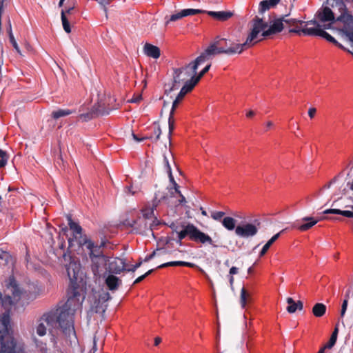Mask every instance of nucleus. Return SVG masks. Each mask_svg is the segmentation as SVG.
<instances>
[{
  "label": "nucleus",
  "mask_w": 353,
  "mask_h": 353,
  "mask_svg": "<svg viewBox=\"0 0 353 353\" xmlns=\"http://www.w3.org/2000/svg\"><path fill=\"white\" fill-rule=\"evenodd\" d=\"M8 159V157L6 152L0 150V168H3L6 165Z\"/></svg>",
  "instance_id": "nucleus-43"
},
{
  "label": "nucleus",
  "mask_w": 353,
  "mask_h": 353,
  "mask_svg": "<svg viewBox=\"0 0 353 353\" xmlns=\"http://www.w3.org/2000/svg\"><path fill=\"white\" fill-rule=\"evenodd\" d=\"M279 2L280 0H263L259 3V12L262 14L271 8L276 6Z\"/></svg>",
  "instance_id": "nucleus-26"
},
{
  "label": "nucleus",
  "mask_w": 353,
  "mask_h": 353,
  "mask_svg": "<svg viewBox=\"0 0 353 353\" xmlns=\"http://www.w3.org/2000/svg\"><path fill=\"white\" fill-rule=\"evenodd\" d=\"M205 61L206 60L201 54L194 61H191L184 67L174 69L173 76L174 83L171 90L178 88L179 85L181 82H184V84H188L189 83H193L194 77H196V70L199 65Z\"/></svg>",
  "instance_id": "nucleus-4"
},
{
  "label": "nucleus",
  "mask_w": 353,
  "mask_h": 353,
  "mask_svg": "<svg viewBox=\"0 0 353 353\" xmlns=\"http://www.w3.org/2000/svg\"><path fill=\"white\" fill-rule=\"evenodd\" d=\"M286 301L289 305L286 308L287 311L290 314L294 313L297 310L296 303L291 297L287 298Z\"/></svg>",
  "instance_id": "nucleus-38"
},
{
  "label": "nucleus",
  "mask_w": 353,
  "mask_h": 353,
  "mask_svg": "<svg viewBox=\"0 0 353 353\" xmlns=\"http://www.w3.org/2000/svg\"><path fill=\"white\" fill-rule=\"evenodd\" d=\"M161 341V339L160 337H156L154 339V345L157 346Z\"/></svg>",
  "instance_id": "nucleus-60"
},
{
  "label": "nucleus",
  "mask_w": 353,
  "mask_h": 353,
  "mask_svg": "<svg viewBox=\"0 0 353 353\" xmlns=\"http://www.w3.org/2000/svg\"><path fill=\"white\" fill-rule=\"evenodd\" d=\"M252 272H253V268H252V267H250V268H248V274H252Z\"/></svg>",
  "instance_id": "nucleus-64"
},
{
  "label": "nucleus",
  "mask_w": 353,
  "mask_h": 353,
  "mask_svg": "<svg viewBox=\"0 0 353 353\" xmlns=\"http://www.w3.org/2000/svg\"><path fill=\"white\" fill-rule=\"evenodd\" d=\"M74 8L70 7L68 8H66L65 10H62L61 12H65V16H68V17H71V13L73 11Z\"/></svg>",
  "instance_id": "nucleus-50"
},
{
  "label": "nucleus",
  "mask_w": 353,
  "mask_h": 353,
  "mask_svg": "<svg viewBox=\"0 0 353 353\" xmlns=\"http://www.w3.org/2000/svg\"><path fill=\"white\" fill-rule=\"evenodd\" d=\"M347 299H345L343 301L342 306H341V318H343L345 314V312L347 310Z\"/></svg>",
  "instance_id": "nucleus-45"
},
{
  "label": "nucleus",
  "mask_w": 353,
  "mask_h": 353,
  "mask_svg": "<svg viewBox=\"0 0 353 353\" xmlns=\"http://www.w3.org/2000/svg\"><path fill=\"white\" fill-rule=\"evenodd\" d=\"M163 163L166 168L167 172H170L172 171L171 166L169 163L168 159L166 156L164 155L163 157Z\"/></svg>",
  "instance_id": "nucleus-49"
},
{
  "label": "nucleus",
  "mask_w": 353,
  "mask_h": 353,
  "mask_svg": "<svg viewBox=\"0 0 353 353\" xmlns=\"http://www.w3.org/2000/svg\"><path fill=\"white\" fill-rule=\"evenodd\" d=\"M67 219L70 230L72 231L73 234V238L68 239L69 245L70 247L72 246L74 241H77V243L79 245V240L81 239L83 237L87 236L85 235L82 234V228L78 223L73 221L70 216H68Z\"/></svg>",
  "instance_id": "nucleus-18"
},
{
  "label": "nucleus",
  "mask_w": 353,
  "mask_h": 353,
  "mask_svg": "<svg viewBox=\"0 0 353 353\" xmlns=\"http://www.w3.org/2000/svg\"><path fill=\"white\" fill-rule=\"evenodd\" d=\"M259 225V223H247L239 225L235 229V234L244 239L253 237L258 233Z\"/></svg>",
  "instance_id": "nucleus-13"
},
{
  "label": "nucleus",
  "mask_w": 353,
  "mask_h": 353,
  "mask_svg": "<svg viewBox=\"0 0 353 353\" xmlns=\"http://www.w3.org/2000/svg\"><path fill=\"white\" fill-rule=\"evenodd\" d=\"M168 266H186L190 268H194L196 266L195 264L185 261H171L163 263L157 267V268H163Z\"/></svg>",
  "instance_id": "nucleus-28"
},
{
  "label": "nucleus",
  "mask_w": 353,
  "mask_h": 353,
  "mask_svg": "<svg viewBox=\"0 0 353 353\" xmlns=\"http://www.w3.org/2000/svg\"><path fill=\"white\" fill-rule=\"evenodd\" d=\"M205 11L200 9L187 8L180 10L175 14H172L169 17L166 16L165 17V25L168 26L170 22L176 21L183 17L188 16L195 15L197 14L203 13Z\"/></svg>",
  "instance_id": "nucleus-17"
},
{
  "label": "nucleus",
  "mask_w": 353,
  "mask_h": 353,
  "mask_svg": "<svg viewBox=\"0 0 353 353\" xmlns=\"http://www.w3.org/2000/svg\"><path fill=\"white\" fill-rule=\"evenodd\" d=\"M327 3L334 12L337 21L343 23V31L353 42V16L347 12L343 0H327Z\"/></svg>",
  "instance_id": "nucleus-5"
},
{
  "label": "nucleus",
  "mask_w": 353,
  "mask_h": 353,
  "mask_svg": "<svg viewBox=\"0 0 353 353\" xmlns=\"http://www.w3.org/2000/svg\"><path fill=\"white\" fill-rule=\"evenodd\" d=\"M204 11V13H207L209 16L221 21L228 20L233 15L232 12L230 11Z\"/></svg>",
  "instance_id": "nucleus-24"
},
{
  "label": "nucleus",
  "mask_w": 353,
  "mask_h": 353,
  "mask_svg": "<svg viewBox=\"0 0 353 353\" xmlns=\"http://www.w3.org/2000/svg\"><path fill=\"white\" fill-rule=\"evenodd\" d=\"M223 226L228 230L236 229V220L230 216L224 217L221 221Z\"/></svg>",
  "instance_id": "nucleus-31"
},
{
  "label": "nucleus",
  "mask_w": 353,
  "mask_h": 353,
  "mask_svg": "<svg viewBox=\"0 0 353 353\" xmlns=\"http://www.w3.org/2000/svg\"><path fill=\"white\" fill-rule=\"evenodd\" d=\"M195 85L194 83H189L188 84H184L183 86L181 88L179 93L178 94L177 97L174 99V101L172 103V109L170 112L169 119H168V128H169V132H168V137L170 140L172 133L174 129V110L176 108L177 105L179 104V103L183 100L185 95L190 92L194 88Z\"/></svg>",
  "instance_id": "nucleus-8"
},
{
  "label": "nucleus",
  "mask_w": 353,
  "mask_h": 353,
  "mask_svg": "<svg viewBox=\"0 0 353 353\" xmlns=\"http://www.w3.org/2000/svg\"><path fill=\"white\" fill-rule=\"evenodd\" d=\"M143 216L144 219L139 218L137 220L125 221V225L133 228L137 232H141L142 229L147 227L145 219H151L154 216L153 209H145L143 210Z\"/></svg>",
  "instance_id": "nucleus-15"
},
{
  "label": "nucleus",
  "mask_w": 353,
  "mask_h": 353,
  "mask_svg": "<svg viewBox=\"0 0 353 353\" xmlns=\"http://www.w3.org/2000/svg\"><path fill=\"white\" fill-rule=\"evenodd\" d=\"M283 232L281 231L280 232L274 234L264 245L263 247L262 248L260 253H259V256H263V255H265L266 254V252H268V250H269V248H270V246L279 239V237L280 236V234L281 233Z\"/></svg>",
  "instance_id": "nucleus-30"
},
{
  "label": "nucleus",
  "mask_w": 353,
  "mask_h": 353,
  "mask_svg": "<svg viewBox=\"0 0 353 353\" xmlns=\"http://www.w3.org/2000/svg\"><path fill=\"white\" fill-rule=\"evenodd\" d=\"M301 221L306 223L301 224L299 221H296L293 223V228L303 232L312 228L319 222V220H316L312 216H305L301 219Z\"/></svg>",
  "instance_id": "nucleus-19"
},
{
  "label": "nucleus",
  "mask_w": 353,
  "mask_h": 353,
  "mask_svg": "<svg viewBox=\"0 0 353 353\" xmlns=\"http://www.w3.org/2000/svg\"><path fill=\"white\" fill-rule=\"evenodd\" d=\"M73 112L72 110H70L68 109H59V110H55V111H53L52 112V117L54 119H59L60 117H65V116H68V115H70V114H72Z\"/></svg>",
  "instance_id": "nucleus-33"
},
{
  "label": "nucleus",
  "mask_w": 353,
  "mask_h": 353,
  "mask_svg": "<svg viewBox=\"0 0 353 353\" xmlns=\"http://www.w3.org/2000/svg\"><path fill=\"white\" fill-rule=\"evenodd\" d=\"M105 284L110 290H116L121 284V281L117 276L110 274L105 279Z\"/></svg>",
  "instance_id": "nucleus-25"
},
{
  "label": "nucleus",
  "mask_w": 353,
  "mask_h": 353,
  "mask_svg": "<svg viewBox=\"0 0 353 353\" xmlns=\"http://www.w3.org/2000/svg\"><path fill=\"white\" fill-rule=\"evenodd\" d=\"M180 227L181 230L179 231V225L176 223L172 222L170 225V228L177 234V238L179 241L184 239L185 237L194 242L201 244H208L213 248H217L212 238L202 231H201L193 223L181 222Z\"/></svg>",
  "instance_id": "nucleus-3"
},
{
  "label": "nucleus",
  "mask_w": 353,
  "mask_h": 353,
  "mask_svg": "<svg viewBox=\"0 0 353 353\" xmlns=\"http://www.w3.org/2000/svg\"><path fill=\"white\" fill-rule=\"evenodd\" d=\"M68 295V300L62 308L54 312L57 314L60 323L64 327V334L72 341V337L77 339L73 316L77 310L81 308L84 296L81 294L79 286L69 287Z\"/></svg>",
  "instance_id": "nucleus-2"
},
{
  "label": "nucleus",
  "mask_w": 353,
  "mask_h": 353,
  "mask_svg": "<svg viewBox=\"0 0 353 353\" xmlns=\"http://www.w3.org/2000/svg\"><path fill=\"white\" fill-rule=\"evenodd\" d=\"M167 253V251L164 250L163 248L157 249V250L153 251L150 254L145 256L143 261L148 262L156 256H162L163 254H165Z\"/></svg>",
  "instance_id": "nucleus-36"
},
{
  "label": "nucleus",
  "mask_w": 353,
  "mask_h": 353,
  "mask_svg": "<svg viewBox=\"0 0 353 353\" xmlns=\"http://www.w3.org/2000/svg\"><path fill=\"white\" fill-rule=\"evenodd\" d=\"M338 333H339V328H338V325H336L331 336H330V339L328 343L325 345V347L330 349L334 345V344L336 343V339H337Z\"/></svg>",
  "instance_id": "nucleus-34"
},
{
  "label": "nucleus",
  "mask_w": 353,
  "mask_h": 353,
  "mask_svg": "<svg viewBox=\"0 0 353 353\" xmlns=\"http://www.w3.org/2000/svg\"><path fill=\"white\" fill-rule=\"evenodd\" d=\"M154 271L153 269L148 270L145 274L138 277L134 282V284L138 283L142 281L147 276L150 275Z\"/></svg>",
  "instance_id": "nucleus-46"
},
{
  "label": "nucleus",
  "mask_w": 353,
  "mask_h": 353,
  "mask_svg": "<svg viewBox=\"0 0 353 353\" xmlns=\"http://www.w3.org/2000/svg\"><path fill=\"white\" fill-rule=\"evenodd\" d=\"M326 312V306L323 303H316L312 308V314L316 317H321Z\"/></svg>",
  "instance_id": "nucleus-29"
},
{
  "label": "nucleus",
  "mask_w": 353,
  "mask_h": 353,
  "mask_svg": "<svg viewBox=\"0 0 353 353\" xmlns=\"http://www.w3.org/2000/svg\"><path fill=\"white\" fill-rule=\"evenodd\" d=\"M252 29L248 34L246 41L243 43H234L232 41L217 37L210 44V46L201 53L207 61L211 59L213 57L220 54L228 55L240 54L245 49H247L259 42V34L260 32L266 26L259 17H255L252 21Z\"/></svg>",
  "instance_id": "nucleus-1"
},
{
  "label": "nucleus",
  "mask_w": 353,
  "mask_h": 353,
  "mask_svg": "<svg viewBox=\"0 0 353 353\" xmlns=\"http://www.w3.org/2000/svg\"><path fill=\"white\" fill-rule=\"evenodd\" d=\"M10 316L3 314L0 319V353H26L21 348L17 350L16 342L10 333Z\"/></svg>",
  "instance_id": "nucleus-6"
},
{
  "label": "nucleus",
  "mask_w": 353,
  "mask_h": 353,
  "mask_svg": "<svg viewBox=\"0 0 353 353\" xmlns=\"http://www.w3.org/2000/svg\"><path fill=\"white\" fill-rule=\"evenodd\" d=\"M168 176H169V179H170V181L172 183L173 185V187L172 188H170L169 189V192L170 193V194L172 196H174V192L173 191H178V188H179V186L178 185V184L176 183L174 179V176L172 175V171H170V172H168Z\"/></svg>",
  "instance_id": "nucleus-40"
},
{
  "label": "nucleus",
  "mask_w": 353,
  "mask_h": 353,
  "mask_svg": "<svg viewBox=\"0 0 353 353\" xmlns=\"http://www.w3.org/2000/svg\"><path fill=\"white\" fill-rule=\"evenodd\" d=\"M225 212L222 211H214L211 213V217L216 221H222Z\"/></svg>",
  "instance_id": "nucleus-44"
},
{
  "label": "nucleus",
  "mask_w": 353,
  "mask_h": 353,
  "mask_svg": "<svg viewBox=\"0 0 353 353\" xmlns=\"http://www.w3.org/2000/svg\"><path fill=\"white\" fill-rule=\"evenodd\" d=\"M326 348H327V347H325V345L323 348H321V349L319 351V352H318V353H324V351H325V350Z\"/></svg>",
  "instance_id": "nucleus-63"
},
{
  "label": "nucleus",
  "mask_w": 353,
  "mask_h": 353,
  "mask_svg": "<svg viewBox=\"0 0 353 353\" xmlns=\"http://www.w3.org/2000/svg\"><path fill=\"white\" fill-rule=\"evenodd\" d=\"M61 18L63 30L65 32L70 33L71 27L70 25V21L72 20L71 17L65 16V12H61Z\"/></svg>",
  "instance_id": "nucleus-32"
},
{
  "label": "nucleus",
  "mask_w": 353,
  "mask_h": 353,
  "mask_svg": "<svg viewBox=\"0 0 353 353\" xmlns=\"http://www.w3.org/2000/svg\"><path fill=\"white\" fill-rule=\"evenodd\" d=\"M125 270L124 261L120 258H116L109 263L108 271L113 274H120Z\"/></svg>",
  "instance_id": "nucleus-22"
},
{
  "label": "nucleus",
  "mask_w": 353,
  "mask_h": 353,
  "mask_svg": "<svg viewBox=\"0 0 353 353\" xmlns=\"http://www.w3.org/2000/svg\"><path fill=\"white\" fill-rule=\"evenodd\" d=\"M105 113L103 112H101L100 110H99L96 106L94 105L92 108V110L88 113L85 114H81L79 115V118L82 119L83 121H87L88 120L92 119L94 118L95 115H99V114H104Z\"/></svg>",
  "instance_id": "nucleus-27"
},
{
  "label": "nucleus",
  "mask_w": 353,
  "mask_h": 353,
  "mask_svg": "<svg viewBox=\"0 0 353 353\" xmlns=\"http://www.w3.org/2000/svg\"><path fill=\"white\" fill-rule=\"evenodd\" d=\"M105 243L101 242V243L99 245H95L92 241L88 239L87 237H83L79 240V246H85V248L89 250V256L90 258L93 257H99L104 256L101 251V248L104 247Z\"/></svg>",
  "instance_id": "nucleus-16"
},
{
  "label": "nucleus",
  "mask_w": 353,
  "mask_h": 353,
  "mask_svg": "<svg viewBox=\"0 0 353 353\" xmlns=\"http://www.w3.org/2000/svg\"><path fill=\"white\" fill-rule=\"evenodd\" d=\"M254 115H255V112L253 110H249L246 114V117H249V118H251V117H254Z\"/></svg>",
  "instance_id": "nucleus-58"
},
{
  "label": "nucleus",
  "mask_w": 353,
  "mask_h": 353,
  "mask_svg": "<svg viewBox=\"0 0 353 353\" xmlns=\"http://www.w3.org/2000/svg\"><path fill=\"white\" fill-rule=\"evenodd\" d=\"M296 303V307H297V310H303V304L302 303V301H298Z\"/></svg>",
  "instance_id": "nucleus-57"
},
{
  "label": "nucleus",
  "mask_w": 353,
  "mask_h": 353,
  "mask_svg": "<svg viewBox=\"0 0 353 353\" xmlns=\"http://www.w3.org/2000/svg\"><path fill=\"white\" fill-rule=\"evenodd\" d=\"M174 192V193H176L179 194V197H180V199L179 200V203L181 204H183V203H186V200H185V196L181 194V191L179 190V188H178V191H173Z\"/></svg>",
  "instance_id": "nucleus-48"
},
{
  "label": "nucleus",
  "mask_w": 353,
  "mask_h": 353,
  "mask_svg": "<svg viewBox=\"0 0 353 353\" xmlns=\"http://www.w3.org/2000/svg\"><path fill=\"white\" fill-rule=\"evenodd\" d=\"M142 264V261H139L137 263L132 265L130 268H128L127 270L128 272H135L137 268H139Z\"/></svg>",
  "instance_id": "nucleus-47"
},
{
  "label": "nucleus",
  "mask_w": 353,
  "mask_h": 353,
  "mask_svg": "<svg viewBox=\"0 0 353 353\" xmlns=\"http://www.w3.org/2000/svg\"><path fill=\"white\" fill-rule=\"evenodd\" d=\"M9 39H10V42L11 43V44L12 45L13 48L16 50V51L18 52V53H21L20 52V50H19V48L18 46V44L14 37V35L12 32V30H11V27L10 26V31H9Z\"/></svg>",
  "instance_id": "nucleus-41"
},
{
  "label": "nucleus",
  "mask_w": 353,
  "mask_h": 353,
  "mask_svg": "<svg viewBox=\"0 0 353 353\" xmlns=\"http://www.w3.org/2000/svg\"><path fill=\"white\" fill-rule=\"evenodd\" d=\"M92 261V271L95 276L99 275L102 268L106 265L107 258L104 256L90 258Z\"/></svg>",
  "instance_id": "nucleus-20"
},
{
  "label": "nucleus",
  "mask_w": 353,
  "mask_h": 353,
  "mask_svg": "<svg viewBox=\"0 0 353 353\" xmlns=\"http://www.w3.org/2000/svg\"><path fill=\"white\" fill-rule=\"evenodd\" d=\"M350 290H348L346 293H345V299H347V300L348 301L349 299V296H350Z\"/></svg>",
  "instance_id": "nucleus-62"
},
{
  "label": "nucleus",
  "mask_w": 353,
  "mask_h": 353,
  "mask_svg": "<svg viewBox=\"0 0 353 353\" xmlns=\"http://www.w3.org/2000/svg\"><path fill=\"white\" fill-rule=\"evenodd\" d=\"M316 112V109L315 108H310L308 110V116L310 119H313L315 116V114Z\"/></svg>",
  "instance_id": "nucleus-52"
},
{
  "label": "nucleus",
  "mask_w": 353,
  "mask_h": 353,
  "mask_svg": "<svg viewBox=\"0 0 353 353\" xmlns=\"http://www.w3.org/2000/svg\"><path fill=\"white\" fill-rule=\"evenodd\" d=\"M314 20L321 25L330 24V26L336 21L334 12H332V9L329 6H322L319 8L315 14Z\"/></svg>",
  "instance_id": "nucleus-14"
},
{
  "label": "nucleus",
  "mask_w": 353,
  "mask_h": 353,
  "mask_svg": "<svg viewBox=\"0 0 353 353\" xmlns=\"http://www.w3.org/2000/svg\"><path fill=\"white\" fill-rule=\"evenodd\" d=\"M331 26L330 24H323L321 25L317 23L316 21V25L314 26L313 30H307V33L308 36H314V37H321L325 39L329 42H331L341 49H345L344 46L339 43L332 36L326 32L325 30L330 29Z\"/></svg>",
  "instance_id": "nucleus-10"
},
{
  "label": "nucleus",
  "mask_w": 353,
  "mask_h": 353,
  "mask_svg": "<svg viewBox=\"0 0 353 353\" xmlns=\"http://www.w3.org/2000/svg\"><path fill=\"white\" fill-rule=\"evenodd\" d=\"M211 67V64H208L200 72H196V77H194V81L193 83L196 85L201 79L207 73Z\"/></svg>",
  "instance_id": "nucleus-39"
},
{
  "label": "nucleus",
  "mask_w": 353,
  "mask_h": 353,
  "mask_svg": "<svg viewBox=\"0 0 353 353\" xmlns=\"http://www.w3.org/2000/svg\"><path fill=\"white\" fill-rule=\"evenodd\" d=\"M153 132L156 137L155 138H152V139H153V141L157 142L159 139L160 136L161 134V130L159 124L154 125Z\"/></svg>",
  "instance_id": "nucleus-42"
},
{
  "label": "nucleus",
  "mask_w": 353,
  "mask_h": 353,
  "mask_svg": "<svg viewBox=\"0 0 353 353\" xmlns=\"http://www.w3.org/2000/svg\"><path fill=\"white\" fill-rule=\"evenodd\" d=\"M66 271L70 279V287L79 286V283L83 281L80 264L75 261H70L66 265Z\"/></svg>",
  "instance_id": "nucleus-11"
},
{
  "label": "nucleus",
  "mask_w": 353,
  "mask_h": 353,
  "mask_svg": "<svg viewBox=\"0 0 353 353\" xmlns=\"http://www.w3.org/2000/svg\"><path fill=\"white\" fill-rule=\"evenodd\" d=\"M132 137H133V139L137 141V142H140V141H142L143 140H145V139H152V137H142V138H139L136 134H134V133H132Z\"/></svg>",
  "instance_id": "nucleus-53"
},
{
  "label": "nucleus",
  "mask_w": 353,
  "mask_h": 353,
  "mask_svg": "<svg viewBox=\"0 0 353 353\" xmlns=\"http://www.w3.org/2000/svg\"><path fill=\"white\" fill-rule=\"evenodd\" d=\"M166 196H161L158 197V194H155V198L154 199V205H157L158 203H159L161 200L165 199Z\"/></svg>",
  "instance_id": "nucleus-51"
},
{
  "label": "nucleus",
  "mask_w": 353,
  "mask_h": 353,
  "mask_svg": "<svg viewBox=\"0 0 353 353\" xmlns=\"http://www.w3.org/2000/svg\"><path fill=\"white\" fill-rule=\"evenodd\" d=\"M265 131L269 130L270 128H272L274 126V123L271 121H268L265 123Z\"/></svg>",
  "instance_id": "nucleus-55"
},
{
  "label": "nucleus",
  "mask_w": 353,
  "mask_h": 353,
  "mask_svg": "<svg viewBox=\"0 0 353 353\" xmlns=\"http://www.w3.org/2000/svg\"><path fill=\"white\" fill-rule=\"evenodd\" d=\"M8 289L10 291L12 296L8 295L5 296L3 298L1 296L0 301V303H1L2 305L5 307L15 304L20 299L22 294V291L13 277L9 279ZM0 296H1V293Z\"/></svg>",
  "instance_id": "nucleus-9"
},
{
  "label": "nucleus",
  "mask_w": 353,
  "mask_h": 353,
  "mask_svg": "<svg viewBox=\"0 0 353 353\" xmlns=\"http://www.w3.org/2000/svg\"><path fill=\"white\" fill-rule=\"evenodd\" d=\"M47 327L49 330L51 327L57 328L60 327L64 334V327L60 323L59 318L57 316V314L54 312H50L44 314L38 321V325L36 327V332L40 336H43L46 334Z\"/></svg>",
  "instance_id": "nucleus-7"
},
{
  "label": "nucleus",
  "mask_w": 353,
  "mask_h": 353,
  "mask_svg": "<svg viewBox=\"0 0 353 353\" xmlns=\"http://www.w3.org/2000/svg\"><path fill=\"white\" fill-rule=\"evenodd\" d=\"M143 52L149 57L158 59L161 55L160 49L154 45L146 43L143 47Z\"/></svg>",
  "instance_id": "nucleus-23"
},
{
  "label": "nucleus",
  "mask_w": 353,
  "mask_h": 353,
  "mask_svg": "<svg viewBox=\"0 0 353 353\" xmlns=\"http://www.w3.org/2000/svg\"><path fill=\"white\" fill-rule=\"evenodd\" d=\"M239 272V269L236 267H232L230 269L229 274L231 276H233L234 274H236Z\"/></svg>",
  "instance_id": "nucleus-54"
},
{
  "label": "nucleus",
  "mask_w": 353,
  "mask_h": 353,
  "mask_svg": "<svg viewBox=\"0 0 353 353\" xmlns=\"http://www.w3.org/2000/svg\"><path fill=\"white\" fill-rule=\"evenodd\" d=\"M141 100V95H138L136 97H133L131 99L130 102L132 103H137Z\"/></svg>",
  "instance_id": "nucleus-56"
},
{
  "label": "nucleus",
  "mask_w": 353,
  "mask_h": 353,
  "mask_svg": "<svg viewBox=\"0 0 353 353\" xmlns=\"http://www.w3.org/2000/svg\"><path fill=\"white\" fill-rule=\"evenodd\" d=\"M304 26L302 28H300L301 25L298 24V26H292L294 28H292L290 30V32H294L299 35H301V34L304 35L308 36V34L307 33V30H313L314 25H316V21L315 20H310L307 21H303ZM303 25L301 26V27Z\"/></svg>",
  "instance_id": "nucleus-21"
},
{
  "label": "nucleus",
  "mask_w": 353,
  "mask_h": 353,
  "mask_svg": "<svg viewBox=\"0 0 353 353\" xmlns=\"http://www.w3.org/2000/svg\"><path fill=\"white\" fill-rule=\"evenodd\" d=\"M250 298V294L246 291L244 288H242L241 290L240 302L241 307L244 308L249 301Z\"/></svg>",
  "instance_id": "nucleus-35"
},
{
  "label": "nucleus",
  "mask_w": 353,
  "mask_h": 353,
  "mask_svg": "<svg viewBox=\"0 0 353 353\" xmlns=\"http://www.w3.org/2000/svg\"><path fill=\"white\" fill-rule=\"evenodd\" d=\"M234 281V279L233 276L230 275L229 282H230V287L232 288H233Z\"/></svg>",
  "instance_id": "nucleus-59"
},
{
  "label": "nucleus",
  "mask_w": 353,
  "mask_h": 353,
  "mask_svg": "<svg viewBox=\"0 0 353 353\" xmlns=\"http://www.w3.org/2000/svg\"><path fill=\"white\" fill-rule=\"evenodd\" d=\"M126 189H127V191L128 193H130L132 195L135 194V192L132 190V186L128 187Z\"/></svg>",
  "instance_id": "nucleus-61"
},
{
  "label": "nucleus",
  "mask_w": 353,
  "mask_h": 353,
  "mask_svg": "<svg viewBox=\"0 0 353 353\" xmlns=\"http://www.w3.org/2000/svg\"><path fill=\"white\" fill-rule=\"evenodd\" d=\"M261 19L263 20L262 19ZM262 21L263 23L266 24V26L260 32L258 38L259 39V41L263 40L265 37L281 32L284 28L281 17L270 21V26L267 30L265 29L268 26V23L263 21Z\"/></svg>",
  "instance_id": "nucleus-12"
},
{
  "label": "nucleus",
  "mask_w": 353,
  "mask_h": 353,
  "mask_svg": "<svg viewBox=\"0 0 353 353\" xmlns=\"http://www.w3.org/2000/svg\"><path fill=\"white\" fill-rule=\"evenodd\" d=\"M281 19H283V23H285L286 24H288L290 26H298V24H300L301 26L303 25V21L298 20L296 19L293 18H288V16L282 17Z\"/></svg>",
  "instance_id": "nucleus-37"
}]
</instances>
